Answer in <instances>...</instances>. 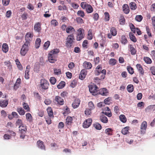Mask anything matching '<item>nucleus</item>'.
I'll return each mask as SVG.
<instances>
[{"label": "nucleus", "instance_id": "obj_45", "mask_svg": "<svg viewBox=\"0 0 155 155\" xmlns=\"http://www.w3.org/2000/svg\"><path fill=\"white\" fill-rule=\"evenodd\" d=\"M144 60L147 64H150L152 63L151 59L150 58L147 57L144 58Z\"/></svg>", "mask_w": 155, "mask_h": 155}, {"label": "nucleus", "instance_id": "obj_43", "mask_svg": "<svg viewBox=\"0 0 155 155\" xmlns=\"http://www.w3.org/2000/svg\"><path fill=\"white\" fill-rule=\"evenodd\" d=\"M109 64L112 66L115 65L116 63V60L114 58L110 59L109 62Z\"/></svg>", "mask_w": 155, "mask_h": 155}, {"label": "nucleus", "instance_id": "obj_60", "mask_svg": "<svg viewBox=\"0 0 155 155\" xmlns=\"http://www.w3.org/2000/svg\"><path fill=\"white\" fill-rule=\"evenodd\" d=\"M54 72L55 74L57 75L60 74L61 73V71L60 69H54Z\"/></svg>", "mask_w": 155, "mask_h": 155}, {"label": "nucleus", "instance_id": "obj_32", "mask_svg": "<svg viewBox=\"0 0 155 155\" xmlns=\"http://www.w3.org/2000/svg\"><path fill=\"white\" fill-rule=\"evenodd\" d=\"M119 118L120 120L123 123H125L127 121V118L124 115L122 114L119 116Z\"/></svg>", "mask_w": 155, "mask_h": 155}, {"label": "nucleus", "instance_id": "obj_61", "mask_svg": "<svg viewBox=\"0 0 155 155\" xmlns=\"http://www.w3.org/2000/svg\"><path fill=\"white\" fill-rule=\"evenodd\" d=\"M150 70L151 71L152 74L154 75H155V67H151L150 68Z\"/></svg>", "mask_w": 155, "mask_h": 155}, {"label": "nucleus", "instance_id": "obj_16", "mask_svg": "<svg viewBox=\"0 0 155 155\" xmlns=\"http://www.w3.org/2000/svg\"><path fill=\"white\" fill-rule=\"evenodd\" d=\"M30 66L29 65H27L25 71V78L27 79H28L29 78V72L30 71Z\"/></svg>", "mask_w": 155, "mask_h": 155}, {"label": "nucleus", "instance_id": "obj_10", "mask_svg": "<svg viewBox=\"0 0 155 155\" xmlns=\"http://www.w3.org/2000/svg\"><path fill=\"white\" fill-rule=\"evenodd\" d=\"M55 100L57 102L58 104L61 105H63L64 103L63 99L59 96H56Z\"/></svg>", "mask_w": 155, "mask_h": 155}, {"label": "nucleus", "instance_id": "obj_13", "mask_svg": "<svg viewBox=\"0 0 155 155\" xmlns=\"http://www.w3.org/2000/svg\"><path fill=\"white\" fill-rule=\"evenodd\" d=\"M80 101L79 99H76L72 104V106L74 108L78 107L80 104Z\"/></svg>", "mask_w": 155, "mask_h": 155}, {"label": "nucleus", "instance_id": "obj_5", "mask_svg": "<svg viewBox=\"0 0 155 155\" xmlns=\"http://www.w3.org/2000/svg\"><path fill=\"white\" fill-rule=\"evenodd\" d=\"M49 85V83L45 79H42L41 80L40 82V86L43 89L45 90L48 89V88Z\"/></svg>", "mask_w": 155, "mask_h": 155}, {"label": "nucleus", "instance_id": "obj_37", "mask_svg": "<svg viewBox=\"0 0 155 155\" xmlns=\"http://www.w3.org/2000/svg\"><path fill=\"white\" fill-rule=\"evenodd\" d=\"M65 85V82L64 81L61 82L57 85V87L59 89H61L64 87Z\"/></svg>", "mask_w": 155, "mask_h": 155}, {"label": "nucleus", "instance_id": "obj_35", "mask_svg": "<svg viewBox=\"0 0 155 155\" xmlns=\"http://www.w3.org/2000/svg\"><path fill=\"white\" fill-rule=\"evenodd\" d=\"M26 119L30 122L32 121V117L31 114L29 113H28L26 114Z\"/></svg>", "mask_w": 155, "mask_h": 155}, {"label": "nucleus", "instance_id": "obj_8", "mask_svg": "<svg viewBox=\"0 0 155 155\" xmlns=\"http://www.w3.org/2000/svg\"><path fill=\"white\" fill-rule=\"evenodd\" d=\"M92 121V119L91 118L86 120L83 123V127L84 128H88L91 124Z\"/></svg>", "mask_w": 155, "mask_h": 155}, {"label": "nucleus", "instance_id": "obj_41", "mask_svg": "<svg viewBox=\"0 0 155 155\" xmlns=\"http://www.w3.org/2000/svg\"><path fill=\"white\" fill-rule=\"evenodd\" d=\"M94 128L97 130H100L101 129L102 127L100 124L98 123L94 124Z\"/></svg>", "mask_w": 155, "mask_h": 155}, {"label": "nucleus", "instance_id": "obj_12", "mask_svg": "<svg viewBox=\"0 0 155 155\" xmlns=\"http://www.w3.org/2000/svg\"><path fill=\"white\" fill-rule=\"evenodd\" d=\"M38 147L39 148H40L41 149L45 150V147L43 142L41 140L38 141L37 143Z\"/></svg>", "mask_w": 155, "mask_h": 155}, {"label": "nucleus", "instance_id": "obj_58", "mask_svg": "<svg viewBox=\"0 0 155 155\" xmlns=\"http://www.w3.org/2000/svg\"><path fill=\"white\" fill-rule=\"evenodd\" d=\"M89 108L86 109L85 111V114L87 115H89L91 113V110Z\"/></svg>", "mask_w": 155, "mask_h": 155}, {"label": "nucleus", "instance_id": "obj_27", "mask_svg": "<svg viewBox=\"0 0 155 155\" xmlns=\"http://www.w3.org/2000/svg\"><path fill=\"white\" fill-rule=\"evenodd\" d=\"M72 122V119L71 117H68L66 119V124L67 125H70Z\"/></svg>", "mask_w": 155, "mask_h": 155}, {"label": "nucleus", "instance_id": "obj_23", "mask_svg": "<svg viewBox=\"0 0 155 155\" xmlns=\"http://www.w3.org/2000/svg\"><path fill=\"white\" fill-rule=\"evenodd\" d=\"M8 49V45L6 43H4L2 45V51L5 53H7Z\"/></svg>", "mask_w": 155, "mask_h": 155}, {"label": "nucleus", "instance_id": "obj_51", "mask_svg": "<svg viewBox=\"0 0 155 155\" xmlns=\"http://www.w3.org/2000/svg\"><path fill=\"white\" fill-rule=\"evenodd\" d=\"M50 45V42L48 41L45 42L44 45V47L45 49H47Z\"/></svg>", "mask_w": 155, "mask_h": 155}, {"label": "nucleus", "instance_id": "obj_9", "mask_svg": "<svg viewBox=\"0 0 155 155\" xmlns=\"http://www.w3.org/2000/svg\"><path fill=\"white\" fill-rule=\"evenodd\" d=\"M33 37V34L31 33H27L25 36V42L30 44V42L31 41Z\"/></svg>", "mask_w": 155, "mask_h": 155}, {"label": "nucleus", "instance_id": "obj_7", "mask_svg": "<svg viewBox=\"0 0 155 155\" xmlns=\"http://www.w3.org/2000/svg\"><path fill=\"white\" fill-rule=\"evenodd\" d=\"M147 126V122L145 121H143L141 124L140 127L141 134H144L145 133Z\"/></svg>", "mask_w": 155, "mask_h": 155}, {"label": "nucleus", "instance_id": "obj_57", "mask_svg": "<svg viewBox=\"0 0 155 155\" xmlns=\"http://www.w3.org/2000/svg\"><path fill=\"white\" fill-rule=\"evenodd\" d=\"M50 81L52 84H54L56 82V80L54 77H52L51 78Z\"/></svg>", "mask_w": 155, "mask_h": 155}, {"label": "nucleus", "instance_id": "obj_63", "mask_svg": "<svg viewBox=\"0 0 155 155\" xmlns=\"http://www.w3.org/2000/svg\"><path fill=\"white\" fill-rule=\"evenodd\" d=\"M77 84V82L75 81H73L70 84V86L72 88L74 87Z\"/></svg>", "mask_w": 155, "mask_h": 155}, {"label": "nucleus", "instance_id": "obj_3", "mask_svg": "<svg viewBox=\"0 0 155 155\" xmlns=\"http://www.w3.org/2000/svg\"><path fill=\"white\" fill-rule=\"evenodd\" d=\"M30 44L25 42L23 45L20 51L21 54L23 56H25L27 53L29 49Z\"/></svg>", "mask_w": 155, "mask_h": 155}, {"label": "nucleus", "instance_id": "obj_36", "mask_svg": "<svg viewBox=\"0 0 155 155\" xmlns=\"http://www.w3.org/2000/svg\"><path fill=\"white\" fill-rule=\"evenodd\" d=\"M127 90L129 92H132L134 90V86L132 84L128 85L127 87Z\"/></svg>", "mask_w": 155, "mask_h": 155}, {"label": "nucleus", "instance_id": "obj_40", "mask_svg": "<svg viewBox=\"0 0 155 155\" xmlns=\"http://www.w3.org/2000/svg\"><path fill=\"white\" fill-rule=\"evenodd\" d=\"M48 61L51 63H54L56 60L55 58V57H52L51 56H48Z\"/></svg>", "mask_w": 155, "mask_h": 155}, {"label": "nucleus", "instance_id": "obj_17", "mask_svg": "<svg viewBox=\"0 0 155 155\" xmlns=\"http://www.w3.org/2000/svg\"><path fill=\"white\" fill-rule=\"evenodd\" d=\"M34 29L37 32H39L41 30V24L39 22H37L35 25Z\"/></svg>", "mask_w": 155, "mask_h": 155}, {"label": "nucleus", "instance_id": "obj_4", "mask_svg": "<svg viewBox=\"0 0 155 155\" xmlns=\"http://www.w3.org/2000/svg\"><path fill=\"white\" fill-rule=\"evenodd\" d=\"M98 88L95 84L91 85L89 86V90L90 92L93 94V95H96L98 93Z\"/></svg>", "mask_w": 155, "mask_h": 155}, {"label": "nucleus", "instance_id": "obj_46", "mask_svg": "<svg viewBox=\"0 0 155 155\" xmlns=\"http://www.w3.org/2000/svg\"><path fill=\"white\" fill-rule=\"evenodd\" d=\"M112 130L111 128H107L105 130V133L106 134L109 135H111L112 134Z\"/></svg>", "mask_w": 155, "mask_h": 155}, {"label": "nucleus", "instance_id": "obj_59", "mask_svg": "<svg viewBox=\"0 0 155 155\" xmlns=\"http://www.w3.org/2000/svg\"><path fill=\"white\" fill-rule=\"evenodd\" d=\"M105 20L106 21H109V15L108 12H106L105 13Z\"/></svg>", "mask_w": 155, "mask_h": 155}, {"label": "nucleus", "instance_id": "obj_14", "mask_svg": "<svg viewBox=\"0 0 155 155\" xmlns=\"http://www.w3.org/2000/svg\"><path fill=\"white\" fill-rule=\"evenodd\" d=\"M24 129H19L20 132L21 134L20 137L21 139H24L25 137V135L26 131L27 129L26 127H24Z\"/></svg>", "mask_w": 155, "mask_h": 155}, {"label": "nucleus", "instance_id": "obj_47", "mask_svg": "<svg viewBox=\"0 0 155 155\" xmlns=\"http://www.w3.org/2000/svg\"><path fill=\"white\" fill-rule=\"evenodd\" d=\"M59 51V50L58 49H55L50 51V54H56L58 53Z\"/></svg>", "mask_w": 155, "mask_h": 155}, {"label": "nucleus", "instance_id": "obj_55", "mask_svg": "<svg viewBox=\"0 0 155 155\" xmlns=\"http://www.w3.org/2000/svg\"><path fill=\"white\" fill-rule=\"evenodd\" d=\"M127 70L130 74H132L134 73V70L133 68L131 67L130 66L128 67L127 68Z\"/></svg>", "mask_w": 155, "mask_h": 155}, {"label": "nucleus", "instance_id": "obj_42", "mask_svg": "<svg viewBox=\"0 0 155 155\" xmlns=\"http://www.w3.org/2000/svg\"><path fill=\"white\" fill-rule=\"evenodd\" d=\"M129 127H126L123 128L122 130V133L124 135L127 134L128 132Z\"/></svg>", "mask_w": 155, "mask_h": 155}, {"label": "nucleus", "instance_id": "obj_11", "mask_svg": "<svg viewBox=\"0 0 155 155\" xmlns=\"http://www.w3.org/2000/svg\"><path fill=\"white\" fill-rule=\"evenodd\" d=\"M86 74L87 73L85 70H82L79 74V78L81 80H83L85 77Z\"/></svg>", "mask_w": 155, "mask_h": 155}, {"label": "nucleus", "instance_id": "obj_22", "mask_svg": "<svg viewBox=\"0 0 155 155\" xmlns=\"http://www.w3.org/2000/svg\"><path fill=\"white\" fill-rule=\"evenodd\" d=\"M101 70V67L100 65L98 66L95 70V75L96 76L99 75L101 73L102 71Z\"/></svg>", "mask_w": 155, "mask_h": 155}, {"label": "nucleus", "instance_id": "obj_39", "mask_svg": "<svg viewBox=\"0 0 155 155\" xmlns=\"http://www.w3.org/2000/svg\"><path fill=\"white\" fill-rule=\"evenodd\" d=\"M110 32L112 34V35L114 36H115L117 34V31H116V29L113 27L111 28L110 29Z\"/></svg>", "mask_w": 155, "mask_h": 155}, {"label": "nucleus", "instance_id": "obj_44", "mask_svg": "<svg viewBox=\"0 0 155 155\" xmlns=\"http://www.w3.org/2000/svg\"><path fill=\"white\" fill-rule=\"evenodd\" d=\"M125 19L123 16H121L120 18V24L121 25H124L125 23Z\"/></svg>", "mask_w": 155, "mask_h": 155}, {"label": "nucleus", "instance_id": "obj_34", "mask_svg": "<svg viewBox=\"0 0 155 155\" xmlns=\"http://www.w3.org/2000/svg\"><path fill=\"white\" fill-rule=\"evenodd\" d=\"M106 74V71L105 69H103L102 70L101 73V74L100 79H104L105 77V75Z\"/></svg>", "mask_w": 155, "mask_h": 155}, {"label": "nucleus", "instance_id": "obj_24", "mask_svg": "<svg viewBox=\"0 0 155 155\" xmlns=\"http://www.w3.org/2000/svg\"><path fill=\"white\" fill-rule=\"evenodd\" d=\"M100 119L101 121L104 123H106L108 122V119L107 117H106L105 116H101L100 117Z\"/></svg>", "mask_w": 155, "mask_h": 155}, {"label": "nucleus", "instance_id": "obj_53", "mask_svg": "<svg viewBox=\"0 0 155 155\" xmlns=\"http://www.w3.org/2000/svg\"><path fill=\"white\" fill-rule=\"evenodd\" d=\"M143 19L142 16L141 15H138L136 16L135 19V20L139 22L140 21Z\"/></svg>", "mask_w": 155, "mask_h": 155}, {"label": "nucleus", "instance_id": "obj_62", "mask_svg": "<svg viewBox=\"0 0 155 155\" xmlns=\"http://www.w3.org/2000/svg\"><path fill=\"white\" fill-rule=\"evenodd\" d=\"M10 0H2V2L4 5H8Z\"/></svg>", "mask_w": 155, "mask_h": 155}, {"label": "nucleus", "instance_id": "obj_28", "mask_svg": "<svg viewBox=\"0 0 155 155\" xmlns=\"http://www.w3.org/2000/svg\"><path fill=\"white\" fill-rule=\"evenodd\" d=\"M129 36L130 39L134 42L137 41L134 35L131 32H130L129 34Z\"/></svg>", "mask_w": 155, "mask_h": 155}, {"label": "nucleus", "instance_id": "obj_48", "mask_svg": "<svg viewBox=\"0 0 155 155\" xmlns=\"http://www.w3.org/2000/svg\"><path fill=\"white\" fill-rule=\"evenodd\" d=\"M4 63L5 65L10 70L12 68V65H11L10 62H9V61H5Z\"/></svg>", "mask_w": 155, "mask_h": 155}, {"label": "nucleus", "instance_id": "obj_20", "mask_svg": "<svg viewBox=\"0 0 155 155\" xmlns=\"http://www.w3.org/2000/svg\"><path fill=\"white\" fill-rule=\"evenodd\" d=\"M123 11L126 14H128L130 11L129 7L127 4H124L123 6Z\"/></svg>", "mask_w": 155, "mask_h": 155}, {"label": "nucleus", "instance_id": "obj_18", "mask_svg": "<svg viewBox=\"0 0 155 155\" xmlns=\"http://www.w3.org/2000/svg\"><path fill=\"white\" fill-rule=\"evenodd\" d=\"M83 66L85 68L87 69H91L92 67V65L90 63L86 61L84 63Z\"/></svg>", "mask_w": 155, "mask_h": 155}, {"label": "nucleus", "instance_id": "obj_64", "mask_svg": "<svg viewBox=\"0 0 155 155\" xmlns=\"http://www.w3.org/2000/svg\"><path fill=\"white\" fill-rule=\"evenodd\" d=\"M75 66L73 62H71L68 65V67L70 69H72Z\"/></svg>", "mask_w": 155, "mask_h": 155}, {"label": "nucleus", "instance_id": "obj_1", "mask_svg": "<svg viewBox=\"0 0 155 155\" xmlns=\"http://www.w3.org/2000/svg\"><path fill=\"white\" fill-rule=\"evenodd\" d=\"M74 38L73 34L69 35L67 37L66 39V46L68 47H71L74 42Z\"/></svg>", "mask_w": 155, "mask_h": 155}, {"label": "nucleus", "instance_id": "obj_38", "mask_svg": "<svg viewBox=\"0 0 155 155\" xmlns=\"http://www.w3.org/2000/svg\"><path fill=\"white\" fill-rule=\"evenodd\" d=\"M17 111L21 115H23L25 114L24 110L21 107H18L17 108Z\"/></svg>", "mask_w": 155, "mask_h": 155}, {"label": "nucleus", "instance_id": "obj_6", "mask_svg": "<svg viewBox=\"0 0 155 155\" xmlns=\"http://www.w3.org/2000/svg\"><path fill=\"white\" fill-rule=\"evenodd\" d=\"M84 37V34L82 32L81 29L79 28L78 30L77 33L76 40L78 41H79L83 38Z\"/></svg>", "mask_w": 155, "mask_h": 155}, {"label": "nucleus", "instance_id": "obj_29", "mask_svg": "<svg viewBox=\"0 0 155 155\" xmlns=\"http://www.w3.org/2000/svg\"><path fill=\"white\" fill-rule=\"evenodd\" d=\"M41 40L40 38H37L35 41V46L36 48H38L40 46Z\"/></svg>", "mask_w": 155, "mask_h": 155}, {"label": "nucleus", "instance_id": "obj_21", "mask_svg": "<svg viewBox=\"0 0 155 155\" xmlns=\"http://www.w3.org/2000/svg\"><path fill=\"white\" fill-rule=\"evenodd\" d=\"M8 101L6 100H0V106L2 107H5L8 104Z\"/></svg>", "mask_w": 155, "mask_h": 155}, {"label": "nucleus", "instance_id": "obj_31", "mask_svg": "<svg viewBox=\"0 0 155 155\" xmlns=\"http://www.w3.org/2000/svg\"><path fill=\"white\" fill-rule=\"evenodd\" d=\"M129 47L131 54L132 55L135 54L136 53V51L133 47L132 45H129Z\"/></svg>", "mask_w": 155, "mask_h": 155}, {"label": "nucleus", "instance_id": "obj_26", "mask_svg": "<svg viewBox=\"0 0 155 155\" xmlns=\"http://www.w3.org/2000/svg\"><path fill=\"white\" fill-rule=\"evenodd\" d=\"M136 67L138 71L140 72L143 75L144 73V71H143V69L142 67V66L140 65V64H137L136 65Z\"/></svg>", "mask_w": 155, "mask_h": 155}, {"label": "nucleus", "instance_id": "obj_25", "mask_svg": "<svg viewBox=\"0 0 155 155\" xmlns=\"http://www.w3.org/2000/svg\"><path fill=\"white\" fill-rule=\"evenodd\" d=\"M120 41L121 43L124 45L126 44L127 42V38L124 35H123L121 36Z\"/></svg>", "mask_w": 155, "mask_h": 155}, {"label": "nucleus", "instance_id": "obj_15", "mask_svg": "<svg viewBox=\"0 0 155 155\" xmlns=\"http://www.w3.org/2000/svg\"><path fill=\"white\" fill-rule=\"evenodd\" d=\"M152 110L153 111L155 110V105H150L145 109V111L146 112H150Z\"/></svg>", "mask_w": 155, "mask_h": 155}, {"label": "nucleus", "instance_id": "obj_50", "mask_svg": "<svg viewBox=\"0 0 155 155\" xmlns=\"http://www.w3.org/2000/svg\"><path fill=\"white\" fill-rule=\"evenodd\" d=\"M88 106L90 110H93L94 108V105L92 101H90L88 103Z\"/></svg>", "mask_w": 155, "mask_h": 155}, {"label": "nucleus", "instance_id": "obj_49", "mask_svg": "<svg viewBox=\"0 0 155 155\" xmlns=\"http://www.w3.org/2000/svg\"><path fill=\"white\" fill-rule=\"evenodd\" d=\"M77 15L78 16L83 17L84 16V12L81 10L78 11L77 12Z\"/></svg>", "mask_w": 155, "mask_h": 155}, {"label": "nucleus", "instance_id": "obj_56", "mask_svg": "<svg viewBox=\"0 0 155 155\" xmlns=\"http://www.w3.org/2000/svg\"><path fill=\"white\" fill-rule=\"evenodd\" d=\"M23 105L24 108L25 109L27 110V111H29V108L28 105L26 103H24L23 104Z\"/></svg>", "mask_w": 155, "mask_h": 155}, {"label": "nucleus", "instance_id": "obj_54", "mask_svg": "<svg viewBox=\"0 0 155 155\" xmlns=\"http://www.w3.org/2000/svg\"><path fill=\"white\" fill-rule=\"evenodd\" d=\"M73 30L74 31V28L71 26L69 27L66 29V31L68 33H70L71 31Z\"/></svg>", "mask_w": 155, "mask_h": 155}, {"label": "nucleus", "instance_id": "obj_30", "mask_svg": "<svg viewBox=\"0 0 155 155\" xmlns=\"http://www.w3.org/2000/svg\"><path fill=\"white\" fill-rule=\"evenodd\" d=\"M49 116L50 117H53V113L52 109L51 107H48L47 109Z\"/></svg>", "mask_w": 155, "mask_h": 155}, {"label": "nucleus", "instance_id": "obj_2", "mask_svg": "<svg viewBox=\"0 0 155 155\" xmlns=\"http://www.w3.org/2000/svg\"><path fill=\"white\" fill-rule=\"evenodd\" d=\"M81 5L82 8L86 9L87 13H91L93 11V8L91 5L87 4L85 2H81Z\"/></svg>", "mask_w": 155, "mask_h": 155}, {"label": "nucleus", "instance_id": "obj_52", "mask_svg": "<svg viewBox=\"0 0 155 155\" xmlns=\"http://www.w3.org/2000/svg\"><path fill=\"white\" fill-rule=\"evenodd\" d=\"M88 39L89 40H91L92 39V30H89L88 31Z\"/></svg>", "mask_w": 155, "mask_h": 155}, {"label": "nucleus", "instance_id": "obj_19", "mask_svg": "<svg viewBox=\"0 0 155 155\" xmlns=\"http://www.w3.org/2000/svg\"><path fill=\"white\" fill-rule=\"evenodd\" d=\"M98 93L103 95H106L107 93V89L104 88L100 89L98 91Z\"/></svg>", "mask_w": 155, "mask_h": 155}, {"label": "nucleus", "instance_id": "obj_33", "mask_svg": "<svg viewBox=\"0 0 155 155\" xmlns=\"http://www.w3.org/2000/svg\"><path fill=\"white\" fill-rule=\"evenodd\" d=\"M130 8L133 10H134L137 8L136 4L134 2H132L130 4Z\"/></svg>", "mask_w": 155, "mask_h": 155}]
</instances>
